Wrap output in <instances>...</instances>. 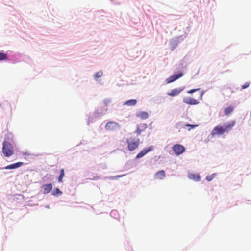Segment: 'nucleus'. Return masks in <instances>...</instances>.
I'll use <instances>...</instances> for the list:
<instances>
[{
  "instance_id": "nucleus-1",
  "label": "nucleus",
  "mask_w": 251,
  "mask_h": 251,
  "mask_svg": "<svg viewBox=\"0 0 251 251\" xmlns=\"http://www.w3.org/2000/svg\"><path fill=\"white\" fill-rule=\"evenodd\" d=\"M235 124V121H232L227 124H224L223 125H219L216 126L211 132L212 136L220 135L224 134L225 132L228 133L230 131Z\"/></svg>"
},
{
  "instance_id": "nucleus-2",
  "label": "nucleus",
  "mask_w": 251,
  "mask_h": 251,
  "mask_svg": "<svg viewBox=\"0 0 251 251\" xmlns=\"http://www.w3.org/2000/svg\"><path fill=\"white\" fill-rule=\"evenodd\" d=\"M2 152L6 157H9L14 154V148L8 141H4L3 143Z\"/></svg>"
},
{
  "instance_id": "nucleus-3",
  "label": "nucleus",
  "mask_w": 251,
  "mask_h": 251,
  "mask_svg": "<svg viewBox=\"0 0 251 251\" xmlns=\"http://www.w3.org/2000/svg\"><path fill=\"white\" fill-rule=\"evenodd\" d=\"M126 142L128 150L132 151L138 148L140 140L138 138L131 137L127 140Z\"/></svg>"
},
{
  "instance_id": "nucleus-4",
  "label": "nucleus",
  "mask_w": 251,
  "mask_h": 251,
  "mask_svg": "<svg viewBox=\"0 0 251 251\" xmlns=\"http://www.w3.org/2000/svg\"><path fill=\"white\" fill-rule=\"evenodd\" d=\"M119 128L120 126L119 124L113 121L108 122L105 126V129L109 131H114Z\"/></svg>"
},
{
  "instance_id": "nucleus-5",
  "label": "nucleus",
  "mask_w": 251,
  "mask_h": 251,
  "mask_svg": "<svg viewBox=\"0 0 251 251\" xmlns=\"http://www.w3.org/2000/svg\"><path fill=\"white\" fill-rule=\"evenodd\" d=\"M172 150L176 155H179L184 152L185 148L180 144H175L172 147Z\"/></svg>"
},
{
  "instance_id": "nucleus-6",
  "label": "nucleus",
  "mask_w": 251,
  "mask_h": 251,
  "mask_svg": "<svg viewBox=\"0 0 251 251\" xmlns=\"http://www.w3.org/2000/svg\"><path fill=\"white\" fill-rule=\"evenodd\" d=\"M183 75V74L182 72L179 73L177 74L173 75L169 77L166 80V82L167 83H172L178 78L181 77Z\"/></svg>"
},
{
  "instance_id": "nucleus-7",
  "label": "nucleus",
  "mask_w": 251,
  "mask_h": 251,
  "mask_svg": "<svg viewBox=\"0 0 251 251\" xmlns=\"http://www.w3.org/2000/svg\"><path fill=\"white\" fill-rule=\"evenodd\" d=\"M153 149V147L152 146H151L147 149H144L142 151H141L136 156V159H139L144 155H145L147 153H148L149 152L152 151Z\"/></svg>"
},
{
  "instance_id": "nucleus-8",
  "label": "nucleus",
  "mask_w": 251,
  "mask_h": 251,
  "mask_svg": "<svg viewBox=\"0 0 251 251\" xmlns=\"http://www.w3.org/2000/svg\"><path fill=\"white\" fill-rule=\"evenodd\" d=\"M183 101L189 105H196L199 103V101L192 98L191 97H185L183 99Z\"/></svg>"
},
{
  "instance_id": "nucleus-9",
  "label": "nucleus",
  "mask_w": 251,
  "mask_h": 251,
  "mask_svg": "<svg viewBox=\"0 0 251 251\" xmlns=\"http://www.w3.org/2000/svg\"><path fill=\"white\" fill-rule=\"evenodd\" d=\"M166 177L165 171L163 170H160L156 172L154 176L155 179L162 180Z\"/></svg>"
},
{
  "instance_id": "nucleus-10",
  "label": "nucleus",
  "mask_w": 251,
  "mask_h": 251,
  "mask_svg": "<svg viewBox=\"0 0 251 251\" xmlns=\"http://www.w3.org/2000/svg\"><path fill=\"white\" fill-rule=\"evenodd\" d=\"M24 163L22 162H17L14 164H12L6 166L4 168L5 169H14L18 168L22 165H23Z\"/></svg>"
},
{
  "instance_id": "nucleus-11",
  "label": "nucleus",
  "mask_w": 251,
  "mask_h": 251,
  "mask_svg": "<svg viewBox=\"0 0 251 251\" xmlns=\"http://www.w3.org/2000/svg\"><path fill=\"white\" fill-rule=\"evenodd\" d=\"M147 127V126L146 124H141L140 126H137L135 132L138 135H139Z\"/></svg>"
},
{
  "instance_id": "nucleus-12",
  "label": "nucleus",
  "mask_w": 251,
  "mask_h": 251,
  "mask_svg": "<svg viewBox=\"0 0 251 251\" xmlns=\"http://www.w3.org/2000/svg\"><path fill=\"white\" fill-rule=\"evenodd\" d=\"M183 89L176 88L173 89L170 92L167 93V95L169 96L174 97L178 95L182 91Z\"/></svg>"
},
{
  "instance_id": "nucleus-13",
  "label": "nucleus",
  "mask_w": 251,
  "mask_h": 251,
  "mask_svg": "<svg viewBox=\"0 0 251 251\" xmlns=\"http://www.w3.org/2000/svg\"><path fill=\"white\" fill-rule=\"evenodd\" d=\"M44 194H48L52 189V185L51 183L45 184L43 186Z\"/></svg>"
},
{
  "instance_id": "nucleus-14",
  "label": "nucleus",
  "mask_w": 251,
  "mask_h": 251,
  "mask_svg": "<svg viewBox=\"0 0 251 251\" xmlns=\"http://www.w3.org/2000/svg\"><path fill=\"white\" fill-rule=\"evenodd\" d=\"M188 177L190 179H192L195 181H198L200 180V176L197 174H188Z\"/></svg>"
},
{
  "instance_id": "nucleus-15",
  "label": "nucleus",
  "mask_w": 251,
  "mask_h": 251,
  "mask_svg": "<svg viewBox=\"0 0 251 251\" xmlns=\"http://www.w3.org/2000/svg\"><path fill=\"white\" fill-rule=\"evenodd\" d=\"M136 116L142 119H146L149 117L148 113L144 111L140 112L137 113Z\"/></svg>"
},
{
  "instance_id": "nucleus-16",
  "label": "nucleus",
  "mask_w": 251,
  "mask_h": 251,
  "mask_svg": "<svg viewBox=\"0 0 251 251\" xmlns=\"http://www.w3.org/2000/svg\"><path fill=\"white\" fill-rule=\"evenodd\" d=\"M233 110H234L233 106H229L225 109L224 113H225V115L228 116L233 111Z\"/></svg>"
},
{
  "instance_id": "nucleus-17",
  "label": "nucleus",
  "mask_w": 251,
  "mask_h": 251,
  "mask_svg": "<svg viewBox=\"0 0 251 251\" xmlns=\"http://www.w3.org/2000/svg\"><path fill=\"white\" fill-rule=\"evenodd\" d=\"M137 103V100L135 99H131L126 101L124 105H126L129 106H134Z\"/></svg>"
},
{
  "instance_id": "nucleus-18",
  "label": "nucleus",
  "mask_w": 251,
  "mask_h": 251,
  "mask_svg": "<svg viewBox=\"0 0 251 251\" xmlns=\"http://www.w3.org/2000/svg\"><path fill=\"white\" fill-rule=\"evenodd\" d=\"M65 173L64 170L63 169H61L60 170V174L58 178V181L59 182H62L63 178L64 176Z\"/></svg>"
},
{
  "instance_id": "nucleus-19",
  "label": "nucleus",
  "mask_w": 251,
  "mask_h": 251,
  "mask_svg": "<svg viewBox=\"0 0 251 251\" xmlns=\"http://www.w3.org/2000/svg\"><path fill=\"white\" fill-rule=\"evenodd\" d=\"M7 59V55L6 53L0 52V61L6 60Z\"/></svg>"
},
{
  "instance_id": "nucleus-20",
  "label": "nucleus",
  "mask_w": 251,
  "mask_h": 251,
  "mask_svg": "<svg viewBox=\"0 0 251 251\" xmlns=\"http://www.w3.org/2000/svg\"><path fill=\"white\" fill-rule=\"evenodd\" d=\"M61 194L62 192L58 188H55L53 192L52 193V195L53 196H58L60 195Z\"/></svg>"
},
{
  "instance_id": "nucleus-21",
  "label": "nucleus",
  "mask_w": 251,
  "mask_h": 251,
  "mask_svg": "<svg viewBox=\"0 0 251 251\" xmlns=\"http://www.w3.org/2000/svg\"><path fill=\"white\" fill-rule=\"evenodd\" d=\"M103 75V73L102 71H100L99 72H97L94 75V77L95 79L101 77Z\"/></svg>"
},
{
  "instance_id": "nucleus-22",
  "label": "nucleus",
  "mask_w": 251,
  "mask_h": 251,
  "mask_svg": "<svg viewBox=\"0 0 251 251\" xmlns=\"http://www.w3.org/2000/svg\"><path fill=\"white\" fill-rule=\"evenodd\" d=\"M185 126H187V127H190L189 129V130H190L191 129H193L196 127H197L198 126V125H192V124H186L185 125Z\"/></svg>"
},
{
  "instance_id": "nucleus-23",
  "label": "nucleus",
  "mask_w": 251,
  "mask_h": 251,
  "mask_svg": "<svg viewBox=\"0 0 251 251\" xmlns=\"http://www.w3.org/2000/svg\"><path fill=\"white\" fill-rule=\"evenodd\" d=\"M215 175V174H212V175H211L210 176H207V177L206 178V180L208 181H210L212 180L213 179V178L214 177Z\"/></svg>"
},
{
  "instance_id": "nucleus-24",
  "label": "nucleus",
  "mask_w": 251,
  "mask_h": 251,
  "mask_svg": "<svg viewBox=\"0 0 251 251\" xmlns=\"http://www.w3.org/2000/svg\"><path fill=\"white\" fill-rule=\"evenodd\" d=\"M200 88H197V89H191V90H190L189 91H187V93H189V94H192L197 91H199L200 90Z\"/></svg>"
},
{
  "instance_id": "nucleus-25",
  "label": "nucleus",
  "mask_w": 251,
  "mask_h": 251,
  "mask_svg": "<svg viewBox=\"0 0 251 251\" xmlns=\"http://www.w3.org/2000/svg\"><path fill=\"white\" fill-rule=\"evenodd\" d=\"M250 83L247 82L242 86V89H246L249 86Z\"/></svg>"
},
{
  "instance_id": "nucleus-26",
  "label": "nucleus",
  "mask_w": 251,
  "mask_h": 251,
  "mask_svg": "<svg viewBox=\"0 0 251 251\" xmlns=\"http://www.w3.org/2000/svg\"><path fill=\"white\" fill-rule=\"evenodd\" d=\"M125 176V175L116 176H114V178L121 177H122V176Z\"/></svg>"
},
{
  "instance_id": "nucleus-27",
  "label": "nucleus",
  "mask_w": 251,
  "mask_h": 251,
  "mask_svg": "<svg viewBox=\"0 0 251 251\" xmlns=\"http://www.w3.org/2000/svg\"><path fill=\"white\" fill-rule=\"evenodd\" d=\"M109 102H110V100H105V103L106 104H107Z\"/></svg>"
},
{
  "instance_id": "nucleus-28",
  "label": "nucleus",
  "mask_w": 251,
  "mask_h": 251,
  "mask_svg": "<svg viewBox=\"0 0 251 251\" xmlns=\"http://www.w3.org/2000/svg\"><path fill=\"white\" fill-rule=\"evenodd\" d=\"M203 94V93H202V92L201 93V94H200V97H201V99L202 98Z\"/></svg>"
}]
</instances>
